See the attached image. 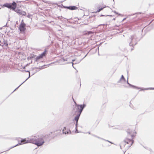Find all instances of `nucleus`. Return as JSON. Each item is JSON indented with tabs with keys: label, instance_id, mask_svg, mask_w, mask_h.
<instances>
[{
	"label": "nucleus",
	"instance_id": "nucleus-1",
	"mask_svg": "<svg viewBox=\"0 0 154 154\" xmlns=\"http://www.w3.org/2000/svg\"><path fill=\"white\" fill-rule=\"evenodd\" d=\"M60 131V130L57 131H56L50 133L48 134L44 135H36L32 136L30 137L27 138V139H22L20 138V143H19L15 146L10 148H12L15 146L21 144L27 143H31L35 144L38 146H40L43 145L46 141H49L50 139L54 138L57 135V132Z\"/></svg>",
	"mask_w": 154,
	"mask_h": 154
},
{
	"label": "nucleus",
	"instance_id": "nucleus-2",
	"mask_svg": "<svg viewBox=\"0 0 154 154\" xmlns=\"http://www.w3.org/2000/svg\"><path fill=\"white\" fill-rule=\"evenodd\" d=\"M140 39L137 37L135 34H133L131 35L129 38L128 42L129 43V45L130 46H132L134 47Z\"/></svg>",
	"mask_w": 154,
	"mask_h": 154
},
{
	"label": "nucleus",
	"instance_id": "nucleus-3",
	"mask_svg": "<svg viewBox=\"0 0 154 154\" xmlns=\"http://www.w3.org/2000/svg\"><path fill=\"white\" fill-rule=\"evenodd\" d=\"M77 106V111L76 112H78V113H77V115L75 116V117H79L80 116L81 114L83 109L85 107L86 105L85 104L81 105H76Z\"/></svg>",
	"mask_w": 154,
	"mask_h": 154
},
{
	"label": "nucleus",
	"instance_id": "nucleus-4",
	"mask_svg": "<svg viewBox=\"0 0 154 154\" xmlns=\"http://www.w3.org/2000/svg\"><path fill=\"white\" fill-rule=\"evenodd\" d=\"M77 106V111L76 112H78V113H77V115L75 116V117H79L80 116L81 114L83 109L85 107L86 105L85 104L81 105H76Z\"/></svg>",
	"mask_w": 154,
	"mask_h": 154
},
{
	"label": "nucleus",
	"instance_id": "nucleus-5",
	"mask_svg": "<svg viewBox=\"0 0 154 154\" xmlns=\"http://www.w3.org/2000/svg\"><path fill=\"white\" fill-rule=\"evenodd\" d=\"M23 22V20H22L19 28V29L20 30V32H24L26 29V24Z\"/></svg>",
	"mask_w": 154,
	"mask_h": 154
},
{
	"label": "nucleus",
	"instance_id": "nucleus-6",
	"mask_svg": "<svg viewBox=\"0 0 154 154\" xmlns=\"http://www.w3.org/2000/svg\"><path fill=\"white\" fill-rule=\"evenodd\" d=\"M17 4L14 1H13L12 3H10V10L15 12L17 9Z\"/></svg>",
	"mask_w": 154,
	"mask_h": 154
},
{
	"label": "nucleus",
	"instance_id": "nucleus-7",
	"mask_svg": "<svg viewBox=\"0 0 154 154\" xmlns=\"http://www.w3.org/2000/svg\"><path fill=\"white\" fill-rule=\"evenodd\" d=\"M124 142L127 144H129V147H130L134 142V141L132 139H126L124 140Z\"/></svg>",
	"mask_w": 154,
	"mask_h": 154
},
{
	"label": "nucleus",
	"instance_id": "nucleus-8",
	"mask_svg": "<svg viewBox=\"0 0 154 154\" xmlns=\"http://www.w3.org/2000/svg\"><path fill=\"white\" fill-rule=\"evenodd\" d=\"M63 8H67L71 10H75L77 9L78 8L75 6H66L62 5Z\"/></svg>",
	"mask_w": 154,
	"mask_h": 154
},
{
	"label": "nucleus",
	"instance_id": "nucleus-9",
	"mask_svg": "<svg viewBox=\"0 0 154 154\" xmlns=\"http://www.w3.org/2000/svg\"><path fill=\"white\" fill-rule=\"evenodd\" d=\"M15 12L23 16H25L26 14L25 12L19 9H17L16 11H15Z\"/></svg>",
	"mask_w": 154,
	"mask_h": 154
},
{
	"label": "nucleus",
	"instance_id": "nucleus-10",
	"mask_svg": "<svg viewBox=\"0 0 154 154\" xmlns=\"http://www.w3.org/2000/svg\"><path fill=\"white\" fill-rule=\"evenodd\" d=\"M66 130V127L63 128L62 130L63 134H71V132L70 130H67V131H65Z\"/></svg>",
	"mask_w": 154,
	"mask_h": 154
},
{
	"label": "nucleus",
	"instance_id": "nucleus-11",
	"mask_svg": "<svg viewBox=\"0 0 154 154\" xmlns=\"http://www.w3.org/2000/svg\"><path fill=\"white\" fill-rule=\"evenodd\" d=\"M79 118L78 117H75L74 119L73 120V121H76V122L75 123V129H76V128L77 129L78 122Z\"/></svg>",
	"mask_w": 154,
	"mask_h": 154
},
{
	"label": "nucleus",
	"instance_id": "nucleus-12",
	"mask_svg": "<svg viewBox=\"0 0 154 154\" xmlns=\"http://www.w3.org/2000/svg\"><path fill=\"white\" fill-rule=\"evenodd\" d=\"M29 72V76L28 78H27L23 82L22 84H21L20 85H19L17 88H16L12 92L13 93L14 91H15L16 90H17L23 83H24L30 77V72L29 71H27Z\"/></svg>",
	"mask_w": 154,
	"mask_h": 154
},
{
	"label": "nucleus",
	"instance_id": "nucleus-13",
	"mask_svg": "<svg viewBox=\"0 0 154 154\" xmlns=\"http://www.w3.org/2000/svg\"><path fill=\"white\" fill-rule=\"evenodd\" d=\"M2 8H3L4 7H5L10 8V4L8 3H5L3 5H1Z\"/></svg>",
	"mask_w": 154,
	"mask_h": 154
},
{
	"label": "nucleus",
	"instance_id": "nucleus-14",
	"mask_svg": "<svg viewBox=\"0 0 154 154\" xmlns=\"http://www.w3.org/2000/svg\"><path fill=\"white\" fill-rule=\"evenodd\" d=\"M106 7H108V8H109V7L108 6H106V5H105L104 7H102L101 8H99L98 9H97L96 11V12H100V11H101L104 8H106Z\"/></svg>",
	"mask_w": 154,
	"mask_h": 154
},
{
	"label": "nucleus",
	"instance_id": "nucleus-15",
	"mask_svg": "<svg viewBox=\"0 0 154 154\" xmlns=\"http://www.w3.org/2000/svg\"><path fill=\"white\" fill-rule=\"evenodd\" d=\"M127 83L131 87H132L133 88H137V89H140V88H138L136 86H134V85H132L131 84H130L128 82V81H127Z\"/></svg>",
	"mask_w": 154,
	"mask_h": 154
},
{
	"label": "nucleus",
	"instance_id": "nucleus-16",
	"mask_svg": "<svg viewBox=\"0 0 154 154\" xmlns=\"http://www.w3.org/2000/svg\"><path fill=\"white\" fill-rule=\"evenodd\" d=\"M46 50H45L40 55V56L41 57H42V58L43 57L45 56V54H46Z\"/></svg>",
	"mask_w": 154,
	"mask_h": 154
},
{
	"label": "nucleus",
	"instance_id": "nucleus-17",
	"mask_svg": "<svg viewBox=\"0 0 154 154\" xmlns=\"http://www.w3.org/2000/svg\"><path fill=\"white\" fill-rule=\"evenodd\" d=\"M122 80H123L124 82L125 81V79L123 75H122L121 78H120V80L118 82L119 83Z\"/></svg>",
	"mask_w": 154,
	"mask_h": 154
},
{
	"label": "nucleus",
	"instance_id": "nucleus-18",
	"mask_svg": "<svg viewBox=\"0 0 154 154\" xmlns=\"http://www.w3.org/2000/svg\"><path fill=\"white\" fill-rule=\"evenodd\" d=\"M42 58V57L39 55L35 59V61L37 62L38 61L39 59Z\"/></svg>",
	"mask_w": 154,
	"mask_h": 154
},
{
	"label": "nucleus",
	"instance_id": "nucleus-19",
	"mask_svg": "<svg viewBox=\"0 0 154 154\" xmlns=\"http://www.w3.org/2000/svg\"><path fill=\"white\" fill-rule=\"evenodd\" d=\"M45 66V65H44L43 66H42L41 67H40L39 68H38V67H36V68L37 69H39L40 70L44 69L45 68L44 66Z\"/></svg>",
	"mask_w": 154,
	"mask_h": 154
},
{
	"label": "nucleus",
	"instance_id": "nucleus-20",
	"mask_svg": "<svg viewBox=\"0 0 154 154\" xmlns=\"http://www.w3.org/2000/svg\"><path fill=\"white\" fill-rule=\"evenodd\" d=\"M148 89H150V90H154V88H145L144 89H141L142 90H147Z\"/></svg>",
	"mask_w": 154,
	"mask_h": 154
},
{
	"label": "nucleus",
	"instance_id": "nucleus-21",
	"mask_svg": "<svg viewBox=\"0 0 154 154\" xmlns=\"http://www.w3.org/2000/svg\"><path fill=\"white\" fill-rule=\"evenodd\" d=\"M127 133H128V134H129L131 135V137L132 136V135L131 134V132L130 130H129V131H127Z\"/></svg>",
	"mask_w": 154,
	"mask_h": 154
},
{
	"label": "nucleus",
	"instance_id": "nucleus-22",
	"mask_svg": "<svg viewBox=\"0 0 154 154\" xmlns=\"http://www.w3.org/2000/svg\"><path fill=\"white\" fill-rule=\"evenodd\" d=\"M93 33V32H91V31H89L88 32V35H89V34H92Z\"/></svg>",
	"mask_w": 154,
	"mask_h": 154
},
{
	"label": "nucleus",
	"instance_id": "nucleus-23",
	"mask_svg": "<svg viewBox=\"0 0 154 154\" xmlns=\"http://www.w3.org/2000/svg\"><path fill=\"white\" fill-rule=\"evenodd\" d=\"M96 137H97V138H98L101 139H102V140H105V139H104L102 138H100V137H98V136H96Z\"/></svg>",
	"mask_w": 154,
	"mask_h": 154
},
{
	"label": "nucleus",
	"instance_id": "nucleus-24",
	"mask_svg": "<svg viewBox=\"0 0 154 154\" xmlns=\"http://www.w3.org/2000/svg\"><path fill=\"white\" fill-rule=\"evenodd\" d=\"M96 137H97V138H98L101 139H102V140H105V139H104L102 138H100V137H98V136H96Z\"/></svg>",
	"mask_w": 154,
	"mask_h": 154
},
{
	"label": "nucleus",
	"instance_id": "nucleus-25",
	"mask_svg": "<svg viewBox=\"0 0 154 154\" xmlns=\"http://www.w3.org/2000/svg\"><path fill=\"white\" fill-rule=\"evenodd\" d=\"M79 132L78 131V129H75V133H79Z\"/></svg>",
	"mask_w": 154,
	"mask_h": 154
},
{
	"label": "nucleus",
	"instance_id": "nucleus-26",
	"mask_svg": "<svg viewBox=\"0 0 154 154\" xmlns=\"http://www.w3.org/2000/svg\"><path fill=\"white\" fill-rule=\"evenodd\" d=\"M112 11L114 13L116 14H118V13L117 12H116V11Z\"/></svg>",
	"mask_w": 154,
	"mask_h": 154
},
{
	"label": "nucleus",
	"instance_id": "nucleus-27",
	"mask_svg": "<svg viewBox=\"0 0 154 154\" xmlns=\"http://www.w3.org/2000/svg\"><path fill=\"white\" fill-rule=\"evenodd\" d=\"M122 144H123V143H122L121 144V145H120V148H121V149H122V145H121Z\"/></svg>",
	"mask_w": 154,
	"mask_h": 154
},
{
	"label": "nucleus",
	"instance_id": "nucleus-28",
	"mask_svg": "<svg viewBox=\"0 0 154 154\" xmlns=\"http://www.w3.org/2000/svg\"><path fill=\"white\" fill-rule=\"evenodd\" d=\"M92 135L93 136H94V137H96V135H94V134H92Z\"/></svg>",
	"mask_w": 154,
	"mask_h": 154
},
{
	"label": "nucleus",
	"instance_id": "nucleus-29",
	"mask_svg": "<svg viewBox=\"0 0 154 154\" xmlns=\"http://www.w3.org/2000/svg\"><path fill=\"white\" fill-rule=\"evenodd\" d=\"M72 63V67H73V68H74V66H73V65L74 64H73V63Z\"/></svg>",
	"mask_w": 154,
	"mask_h": 154
},
{
	"label": "nucleus",
	"instance_id": "nucleus-30",
	"mask_svg": "<svg viewBox=\"0 0 154 154\" xmlns=\"http://www.w3.org/2000/svg\"><path fill=\"white\" fill-rule=\"evenodd\" d=\"M87 54H86V55H85V57L83 58H83H84L85 57H86V56H87Z\"/></svg>",
	"mask_w": 154,
	"mask_h": 154
},
{
	"label": "nucleus",
	"instance_id": "nucleus-31",
	"mask_svg": "<svg viewBox=\"0 0 154 154\" xmlns=\"http://www.w3.org/2000/svg\"><path fill=\"white\" fill-rule=\"evenodd\" d=\"M105 140V141H106L108 142H109V140Z\"/></svg>",
	"mask_w": 154,
	"mask_h": 154
},
{
	"label": "nucleus",
	"instance_id": "nucleus-32",
	"mask_svg": "<svg viewBox=\"0 0 154 154\" xmlns=\"http://www.w3.org/2000/svg\"><path fill=\"white\" fill-rule=\"evenodd\" d=\"M75 60H72V62H73V61H74Z\"/></svg>",
	"mask_w": 154,
	"mask_h": 154
},
{
	"label": "nucleus",
	"instance_id": "nucleus-33",
	"mask_svg": "<svg viewBox=\"0 0 154 154\" xmlns=\"http://www.w3.org/2000/svg\"><path fill=\"white\" fill-rule=\"evenodd\" d=\"M109 142L110 143H112H112L110 141H109Z\"/></svg>",
	"mask_w": 154,
	"mask_h": 154
},
{
	"label": "nucleus",
	"instance_id": "nucleus-34",
	"mask_svg": "<svg viewBox=\"0 0 154 154\" xmlns=\"http://www.w3.org/2000/svg\"><path fill=\"white\" fill-rule=\"evenodd\" d=\"M133 50V48H131V51H132Z\"/></svg>",
	"mask_w": 154,
	"mask_h": 154
},
{
	"label": "nucleus",
	"instance_id": "nucleus-35",
	"mask_svg": "<svg viewBox=\"0 0 154 154\" xmlns=\"http://www.w3.org/2000/svg\"><path fill=\"white\" fill-rule=\"evenodd\" d=\"M49 65L48 64V65H46V66H49Z\"/></svg>",
	"mask_w": 154,
	"mask_h": 154
},
{
	"label": "nucleus",
	"instance_id": "nucleus-36",
	"mask_svg": "<svg viewBox=\"0 0 154 154\" xmlns=\"http://www.w3.org/2000/svg\"><path fill=\"white\" fill-rule=\"evenodd\" d=\"M88 133L89 134H91L90 132H88Z\"/></svg>",
	"mask_w": 154,
	"mask_h": 154
},
{
	"label": "nucleus",
	"instance_id": "nucleus-37",
	"mask_svg": "<svg viewBox=\"0 0 154 154\" xmlns=\"http://www.w3.org/2000/svg\"><path fill=\"white\" fill-rule=\"evenodd\" d=\"M101 16H104V15H101Z\"/></svg>",
	"mask_w": 154,
	"mask_h": 154
},
{
	"label": "nucleus",
	"instance_id": "nucleus-38",
	"mask_svg": "<svg viewBox=\"0 0 154 154\" xmlns=\"http://www.w3.org/2000/svg\"><path fill=\"white\" fill-rule=\"evenodd\" d=\"M63 60H64V61H65V60L64 59H63Z\"/></svg>",
	"mask_w": 154,
	"mask_h": 154
},
{
	"label": "nucleus",
	"instance_id": "nucleus-39",
	"mask_svg": "<svg viewBox=\"0 0 154 154\" xmlns=\"http://www.w3.org/2000/svg\"><path fill=\"white\" fill-rule=\"evenodd\" d=\"M100 25L99 26H100V25ZM103 25H104V24H103Z\"/></svg>",
	"mask_w": 154,
	"mask_h": 154
},
{
	"label": "nucleus",
	"instance_id": "nucleus-40",
	"mask_svg": "<svg viewBox=\"0 0 154 154\" xmlns=\"http://www.w3.org/2000/svg\"><path fill=\"white\" fill-rule=\"evenodd\" d=\"M27 71H28L26 70V72H27Z\"/></svg>",
	"mask_w": 154,
	"mask_h": 154
}]
</instances>
